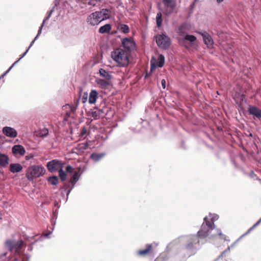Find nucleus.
Returning <instances> with one entry per match:
<instances>
[{"label": "nucleus", "mask_w": 261, "mask_h": 261, "mask_svg": "<svg viewBox=\"0 0 261 261\" xmlns=\"http://www.w3.org/2000/svg\"><path fill=\"white\" fill-rule=\"evenodd\" d=\"M5 245L10 251L15 250L16 253H19V251L24 246L23 241L21 240L15 241L12 240H7Z\"/></svg>", "instance_id": "5"}, {"label": "nucleus", "mask_w": 261, "mask_h": 261, "mask_svg": "<svg viewBox=\"0 0 261 261\" xmlns=\"http://www.w3.org/2000/svg\"><path fill=\"white\" fill-rule=\"evenodd\" d=\"M29 258L28 256H25V255L22 257V261H29Z\"/></svg>", "instance_id": "42"}, {"label": "nucleus", "mask_w": 261, "mask_h": 261, "mask_svg": "<svg viewBox=\"0 0 261 261\" xmlns=\"http://www.w3.org/2000/svg\"><path fill=\"white\" fill-rule=\"evenodd\" d=\"M261 222V218L255 224L253 225V226L252 227H251V228H250L249 229H248V232L250 231L251 230H252L254 228H255L257 225H258L259 223Z\"/></svg>", "instance_id": "38"}, {"label": "nucleus", "mask_w": 261, "mask_h": 261, "mask_svg": "<svg viewBox=\"0 0 261 261\" xmlns=\"http://www.w3.org/2000/svg\"><path fill=\"white\" fill-rule=\"evenodd\" d=\"M88 94L87 92H84L82 97V101L83 103H85L87 101Z\"/></svg>", "instance_id": "35"}, {"label": "nucleus", "mask_w": 261, "mask_h": 261, "mask_svg": "<svg viewBox=\"0 0 261 261\" xmlns=\"http://www.w3.org/2000/svg\"><path fill=\"white\" fill-rule=\"evenodd\" d=\"M196 39V37L194 35H186L182 39H179V42L187 49H189L195 44Z\"/></svg>", "instance_id": "7"}, {"label": "nucleus", "mask_w": 261, "mask_h": 261, "mask_svg": "<svg viewBox=\"0 0 261 261\" xmlns=\"http://www.w3.org/2000/svg\"><path fill=\"white\" fill-rule=\"evenodd\" d=\"M216 1L218 3H220L221 2L223 1V0H216Z\"/></svg>", "instance_id": "45"}, {"label": "nucleus", "mask_w": 261, "mask_h": 261, "mask_svg": "<svg viewBox=\"0 0 261 261\" xmlns=\"http://www.w3.org/2000/svg\"><path fill=\"white\" fill-rule=\"evenodd\" d=\"M129 56L128 51L120 48H116L111 53L112 58L119 67H126L129 64Z\"/></svg>", "instance_id": "1"}, {"label": "nucleus", "mask_w": 261, "mask_h": 261, "mask_svg": "<svg viewBox=\"0 0 261 261\" xmlns=\"http://www.w3.org/2000/svg\"><path fill=\"white\" fill-rule=\"evenodd\" d=\"M153 252V247L151 244H147L146 248L143 250H140L137 251V254L141 256H145L152 254Z\"/></svg>", "instance_id": "14"}, {"label": "nucleus", "mask_w": 261, "mask_h": 261, "mask_svg": "<svg viewBox=\"0 0 261 261\" xmlns=\"http://www.w3.org/2000/svg\"><path fill=\"white\" fill-rule=\"evenodd\" d=\"M158 45L162 48L166 49L170 46V38L164 34L159 35L156 37Z\"/></svg>", "instance_id": "9"}, {"label": "nucleus", "mask_w": 261, "mask_h": 261, "mask_svg": "<svg viewBox=\"0 0 261 261\" xmlns=\"http://www.w3.org/2000/svg\"><path fill=\"white\" fill-rule=\"evenodd\" d=\"M22 166L18 163L11 164L9 166V170L12 173L19 172L22 171Z\"/></svg>", "instance_id": "19"}, {"label": "nucleus", "mask_w": 261, "mask_h": 261, "mask_svg": "<svg viewBox=\"0 0 261 261\" xmlns=\"http://www.w3.org/2000/svg\"><path fill=\"white\" fill-rule=\"evenodd\" d=\"M58 177L56 176L49 177L48 178V181L53 185H57L58 182Z\"/></svg>", "instance_id": "29"}, {"label": "nucleus", "mask_w": 261, "mask_h": 261, "mask_svg": "<svg viewBox=\"0 0 261 261\" xmlns=\"http://www.w3.org/2000/svg\"><path fill=\"white\" fill-rule=\"evenodd\" d=\"M45 171V168L42 166L32 165L28 168L25 176L29 181H32L34 178L43 176Z\"/></svg>", "instance_id": "2"}, {"label": "nucleus", "mask_w": 261, "mask_h": 261, "mask_svg": "<svg viewBox=\"0 0 261 261\" xmlns=\"http://www.w3.org/2000/svg\"><path fill=\"white\" fill-rule=\"evenodd\" d=\"M205 225H202L201 229L198 231L197 237L200 238H205L208 236L209 232L211 229L205 227Z\"/></svg>", "instance_id": "16"}, {"label": "nucleus", "mask_w": 261, "mask_h": 261, "mask_svg": "<svg viewBox=\"0 0 261 261\" xmlns=\"http://www.w3.org/2000/svg\"><path fill=\"white\" fill-rule=\"evenodd\" d=\"M99 73L100 76L105 77L107 80H110L112 79L111 75L104 69L100 68L99 70Z\"/></svg>", "instance_id": "24"}, {"label": "nucleus", "mask_w": 261, "mask_h": 261, "mask_svg": "<svg viewBox=\"0 0 261 261\" xmlns=\"http://www.w3.org/2000/svg\"><path fill=\"white\" fill-rule=\"evenodd\" d=\"M98 97V93L95 90H92L89 94L88 102L90 104L95 103Z\"/></svg>", "instance_id": "17"}, {"label": "nucleus", "mask_w": 261, "mask_h": 261, "mask_svg": "<svg viewBox=\"0 0 261 261\" xmlns=\"http://www.w3.org/2000/svg\"><path fill=\"white\" fill-rule=\"evenodd\" d=\"M111 25L110 24H106L99 28V32L101 34L108 33L111 31Z\"/></svg>", "instance_id": "23"}, {"label": "nucleus", "mask_w": 261, "mask_h": 261, "mask_svg": "<svg viewBox=\"0 0 261 261\" xmlns=\"http://www.w3.org/2000/svg\"><path fill=\"white\" fill-rule=\"evenodd\" d=\"M66 171L68 173H72L73 172V168L72 166L68 165L66 167Z\"/></svg>", "instance_id": "37"}, {"label": "nucleus", "mask_w": 261, "mask_h": 261, "mask_svg": "<svg viewBox=\"0 0 261 261\" xmlns=\"http://www.w3.org/2000/svg\"><path fill=\"white\" fill-rule=\"evenodd\" d=\"M63 165L61 161L55 159L48 162L46 167L49 171L53 172L63 168Z\"/></svg>", "instance_id": "10"}, {"label": "nucleus", "mask_w": 261, "mask_h": 261, "mask_svg": "<svg viewBox=\"0 0 261 261\" xmlns=\"http://www.w3.org/2000/svg\"><path fill=\"white\" fill-rule=\"evenodd\" d=\"M121 46L125 51L130 54L131 51L136 49V44L132 38H124L121 40Z\"/></svg>", "instance_id": "8"}, {"label": "nucleus", "mask_w": 261, "mask_h": 261, "mask_svg": "<svg viewBox=\"0 0 261 261\" xmlns=\"http://www.w3.org/2000/svg\"><path fill=\"white\" fill-rule=\"evenodd\" d=\"M34 157V155L32 154H30L25 156V159L26 160H29L31 159H32Z\"/></svg>", "instance_id": "41"}, {"label": "nucleus", "mask_w": 261, "mask_h": 261, "mask_svg": "<svg viewBox=\"0 0 261 261\" xmlns=\"http://www.w3.org/2000/svg\"><path fill=\"white\" fill-rule=\"evenodd\" d=\"M88 145H89L88 143L86 142L84 143L79 144V147L81 149L85 150L88 148Z\"/></svg>", "instance_id": "36"}, {"label": "nucleus", "mask_w": 261, "mask_h": 261, "mask_svg": "<svg viewBox=\"0 0 261 261\" xmlns=\"http://www.w3.org/2000/svg\"><path fill=\"white\" fill-rule=\"evenodd\" d=\"M79 100L78 99V100H77V103H78V102H79ZM77 105V103H76V105Z\"/></svg>", "instance_id": "49"}, {"label": "nucleus", "mask_w": 261, "mask_h": 261, "mask_svg": "<svg viewBox=\"0 0 261 261\" xmlns=\"http://www.w3.org/2000/svg\"><path fill=\"white\" fill-rule=\"evenodd\" d=\"M59 175L61 180H66L67 178V175L65 172L63 170V168H61L59 170Z\"/></svg>", "instance_id": "30"}, {"label": "nucleus", "mask_w": 261, "mask_h": 261, "mask_svg": "<svg viewBox=\"0 0 261 261\" xmlns=\"http://www.w3.org/2000/svg\"><path fill=\"white\" fill-rule=\"evenodd\" d=\"M196 1H197V0H195V1H194V3H193L191 5V7H192V8H193V7H194L195 3H196Z\"/></svg>", "instance_id": "44"}, {"label": "nucleus", "mask_w": 261, "mask_h": 261, "mask_svg": "<svg viewBox=\"0 0 261 261\" xmlns=\"http://www.w3.org/2000/svg\"><path fill=\"white\" fill-rule=\"evenodd\" d=\"M3 133L7 137L13 138L16 137L17 135V131L14 128L8 126L3 128Z\"/></svg>", "instance_id": "13"}, {"label": "nucleus", "mask_w": 261, "mask_h": 261, "mask_svg": "<svg viewBox=\"0 0 261 261\" xmlns=\"http://www.w3.org/2000/svg\"><path fill=\"white\" fill-rule=\"evenodd\" d=\"M101 157L102 155L98 154L92 153L91 155V158L95 161H98L101 158Z\"/></svg>", "instance_id": "32"}, {"label": "nucleus", "mask_w": 261, "mask_h": 261, "mask_svg": "<svg viewBox=\"0 0 261 261\" xmlns=\"http://www.w3.org/2000/svg\"><path fill=\"white\" fill-rule=\"evenodd\" d=\"M79 172L77 171H75L74 172L73 176L71 177L70 179V182L72 184H74L75 182L78 180L79 179Z\"/></svg>", "instance_id": "31"}, {"label": "nucleus", "mask_w": 261, "mask_h": 261, "mask_svg": "<svg viewBox=\"0 0 261 261\" xmlns=\"http://www.w3.org/2000/svg\"><path fill=\"white\" fill-rule=\"evenodd\" d=\"M12 152L13 154H19L21 155H23L24 154L25 150L22 146L16 145L12 147Z\"/></svg>", "instance_id": "18"}, {"label": "nucleus", "mask_w": 261, "mask_h": 261, "mask_svg": "<svg viewBox=\"0 0 261 261\" xmlns=\"http://www.w3.org/2000/svg\"><path fill=\"white\" fill-rule=\"evenodd\" d=\"M166 80L165 79H163L161 81V85L163 89H165L166 88Z\"/></svg>", "instance_id": "40"}, {"label": "nucleus", "mask_w": 261, "mask_h": 261, "mask_svg": "<svg viewBox=\"0 0 261 261\" xmlns=\"http://www.w3.org/2000/svg\"><path fill=\"white\" fill-rule=\"evenodd\" d=\"M199 240L197 236H193L191 238L188 244L185 246L184 249L187 252L189 256H191L195 253V249L194 245L198 244Z\"/></svg>", "instance_id": "6"}, {"label": "nucleus", "mask_w": 261, "mask_h": 261, "mask_svg": "<svg viewBox=\"0 0 261 261\" xmlns=\"http://www.w3.org/2000/svg\"><path fill=\"white\" fill-rule=\"evenodd\" d=\"M87 133V129L85 127H84L81 132L80 135L84 136Z\"/></svg>", "instance_id": "39"}, {"label": "nucleus", "mask_w": 261, "mask_h": 261, "mask_svg": "<svg viewBox=\"0 0 261 261\" xmlns=\"http://www.w3.org/2000/svg\"><path fill=\"white\" fill-rule=\"evenodd\" d=\"M165 58L163 55H160L158 59L157 65L159 67H162L164 64Z\"/></svg>", "instance_id": "28"}, {"label": "nucleus", "mask_w": 261, "mask_h": 261, "mask_svg": "<svg viewBox=\"0 0 261 261\" xmlns=\"http://www.w3.org/2000/svg\"><path fill=\"white\" fill-rule=\"evenodd\" d=\"M36 136L40 137H45L48 134V130L44 128L43 129H40L39 130L36 132Z\"/></svg>", "instance_id": "25"}, {"label": "nucleus", "mask_w": 261, "mask_h": 261, "mask_svg": "<svg viewBox=\"0 0 261 261\" xmlns=\"http://www.w3.org/2000/svg\"><path fill=\"white\" fill-rule=\"evenodd\" d=\"M70 191V190H69V191H68V193H67V195H68V194H69V193Z\"/></svg>", "instance_id": "48"}, {"label": "nucleus", "mask_w": 261, "mask_h": 261, "mask_svg": "<svg viewBox=\"0 0 261 261\" xmlns=\"http://www.w3.org/2000/svg\"><path fill=\"white\" fill-rule=\"evenodd\" d=\"M202 225H205V227L213 230L214 228V223L213 220H208L207 217L204 218V222Z\"/></svg>", "instance_id": "22"}, {"label": "nucleus", "mask_w": 261, "mask_h": 261, "mask_svg": "<svg viewBox=\"0 0 261 261\" xmlns=\"http://www.w3.org/2000/svg\"><path fill=\"white\" fill-rule=\"evenodd\" d=\"M185 28V25L182 24L179 26L178 29V33L179 36H182L184 35V32L182 30Z\"/></svg>", "instance_id": "34"}, {"label": "nucleus", "mask_w": 261, "mask_h": 261, "mask_svg": "<svg viewBox=\"0 0 261 261\" xmlns=\"http://www.w3.org/2000/svg\"><path fill=\"white\" fill-rule=\"evenodd\" d=\"M97 83L100 86L105 87L109 85V82L104 80H99Z\"/></svg>", "instance_id": "33"}, {"label": "nucleus", "mask_w": 261, "mask_h": 261, "mask_svg": "<svg viewBox=\"0 0 261 261\" xmlns=\"http://www.w3.org/2000/svg\"><path fill=\"white\" fill-rule=\"evenodd\" d=\"M92 117H94L95 119L97 118L98 116H97L96 112H92Z\"/></svg>", "instance_id": "43"}, {"label": "nucleus", "mask_w": 261, "mask_h": 261, "mask_svg": "<svg viewBox=\"0 0 261 261\" xmlns=\"http://www.w3.org/2000/svg\"><path fill=\"white\" fill-rule=\"evenodd\" d=\"M162 4L163 6L161 10L164 15L169 16L174 12L176 6L175 0H162Z\"/></svg>", "instance_id": "4"}, {"label": "nucleus", "mask_w": 261, "mask_h": 261, "mask_svg": "<svg viewBox=\"0 0 261 261\" xmlns=\"http://www.w3.org/2000/svg\"><path fill=\"white\" fill-rule=\"evenodd\" d=\"M98 13H100V17L101 18H103L102 20L108 19L110 17V10L107 9H103L100 11H98Z\"/></svg>", "instance_id": "21"}, {"label": "nucleus", "mask_w": 261, "mask_h": 261, "mask_svg": "<svg viewBox=\"0 0 261 261\" xmlns=\"http://www.w3.org/2000/svg\"><path fill=\"white\" fill-rule=\"evenodd\" d=\"M219 236H222V233H221V232H220V233H219Z\"/></svg>", "instance_id": "47"}, {"label": "nucleus", "mask_w": 261, "mask_h": 261, "mask_svg": "<svg viewBox=\"0 0 261 261\" xmlns=\"http://www.w3.org/2000/svg\"><path fill=\"white\" fill-rule=\"evenodd\" d=\"M9 162L8 156L4 154L0 153V167H5Z\"/></svg>", "instance_id": "20"}, {"label": "nucleus", "mask_w": 261, "mask_h": 261, "mask_svg": "<svg viewBox=\"0 0 261 261\" xmlns=\"http://www.w3.org/2000/svg\"><path fill=\"white\" fill-rule=\"evenodd\" d=\"M118 28L121 32L125 34H127L130 31L129 27L125 24H120Z\"/></svg>", "instance_id": "26"}, {"label": "nucleus", "mask_w": 261, "mask_h": 261, "mask_svg": "<svg viewBox=\"0 0 261 261\" xmlns=\"http://www.w3.org/2000/svg\"><path fill=\"white\" fill-rule=\"evenodd\" d=\"M100 13H98V11L91 13L87 19L88 23L92 25H95L98 24L101 21H102L103 18L100 17Z\"/></svg>", "instance_id": "11"}, {"label": "nucleus", "mask_w": 261, "mask_h": 261, "mask_svg": "<svg viewBox=\"0 0 261 261\" xmlns=\"http://www.w3.org/2000/svg\"><path fill=\"white\" fill-rule=\"evenodd\" d=\"M89 4L92 5L93 6H95V4H92L91 2H89Z\"/></svg>", "instance_id": "46"}, {"label": "nucleus", "mask_w": 261, "mask_h": 261, "mask_svg": "<svg viewBox=\"0 0 261 261\" xmlns=\"http://www.w3.org/2000/svg\"><path fill=\"white\" fill-rule=\"evenodd\" d=\"M201 35L202 36L204 42L207 47L208 48L212 47L214 41L210 35L206 32H204L201 33Z\"/></svg>", "instance_id": "12"}, {"label": "nucleus", "mask_w": 261, "mask_h": 261, "mask_svg": "<svg viewBox=\"0 0 261 261\" xmlns=\"http://www.w3.org/2000/svg\"><path fill=\"white\" fill-rule=\"evenodd\" d=\"M248 112L249 114L252 115L258 119L261 118V110L256 107L250 106L248 108Z\"/></svg>", "instance_id": "15"}, {"label": "nucleus", "mask_w": 261, "mask_h": 261, "mask_svg": "<svg viewBox=\"0 0 261 261\" xmlns=\"http://www.w3.org/2000/svg\"><path fill=\"white\" fill-rule=\"evenodd\" d=\"M53 12V10H51L48 14V16L44 19L43 22H42V24H41V27H40L39 30H38V34L37 35V36H36V37L34 38V39L32 41V42L30 44V45L29 46V47H28V48L27 49V50L21 55V56L19 58V59L16 61V62H15L13 65L9 68L8 70H7L3 74H2L1 76H0V79L1 78H3L4 77V76L7 74L9 71L11 69V68L14 66V65L15 64H16L21 59H22L25 55L27 53V52L28 51V50H29V49L31 47V46L33 45V44L34 43L35 40H36V39L37 38V37L39 36V35L41 34V31H42V28L44 26V23H45V22L51 16V14Z\"/></svg>", "instance_id": "3"}, {"label": "nucleus", "mask_w": 261, "mask_h": 261, "mask_svg": "<svg viewBox=\"0 0 261 261\" xmlns=\"http://www.w3.org/2000/svg\"><path fill=\"white\" fill-rule=\"evenodd\" d=\"M156 21L158 27H160L162 24V15L161 12H159L156 14Z\"/></svg>", "instance_id": "27"}]
</instances>
